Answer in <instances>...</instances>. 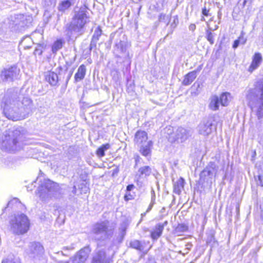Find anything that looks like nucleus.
<instances>
[{
	"instance_id": "16",
	"label": "nucleus",
	"mask_w": 263,
	"mask_h": 263,
	"mask_svg": "<svg viewBox=\"0 0 263 263\" xmlns=\"http://www.w3.org/2000/svg\"><path fill=\"white\" fill-rule=\"evenodd\" d=\"M10 208L14 211L25 210V207L24 204L17 198H14L9 201L6 207L3 209V213H5L7 209Z\"/></svg>"
},
{
	"instance_id": "38",
	"label": "nucleus",
	"mask_w": 263,
	"mask_h": 263,
	"mask_svg": "<svg viewBox=\"0 0 263 263\" xmlns=\"http://www.w3.org/2000/svg\"><path fill=\"white\" fill-rule=\"evenodd\" d=\"M102 34V30L100 26L98 27L95 30L92 39L99 41Z\"/></svg>"
},
{
	"instance_id": "35",
	"label": "nucleus",
	"mask_w": 263,
	"mask_h": 263,
	"mask_svg": "<svg viewBox=\"0 0 263 263\" xmlns=\"http://www.w3.org/2000/svg\"><path fill=\"white\" fill-rule=\"evenodd\" d=\"M188 230V227L187 225L184 223L179 224L175 229V234L177 235H180L181 233L187 231Z\"/></svg>"
},
{
	"instance_id": "34",
	"label": "nucleus",
	"mask_w": 263,
	"mask_h": 263,
	"mask_svg": "<svg viewBox=\"0 0 263 263\" xmlns=\"http://www.w3.org/2000/svg\"><path fill=\"white\" fill-rule=\"evenodd\" d=\"M32 43L31 39L28 37H24L19 43V47L23 48L24 49H29L31 46L27 45V43Z\"/></svg>"
},
{
	"instance_id": "52",
	"label": "nucleus",
	"mask_w": 263,
	"mask_h": 263,
	"mask_svg": "<svg viewBox=\"0 0 263 263\" xmlns=\"http://www.w3.org/2000/svg\"><path fill=\"white\" fill-rule=\"evenodd\" d=\"M152 201H151V203H153L154 204L155 203V192L154 190H152Z\"/></svg>"
},
{
	"instance_id": "48",
	"label": "nucleus",
	"mask_w": 263,
	"mask_h": 263,
	"mask_svg": "<svg viewBox=\"0 0 263 263\" xmlns=\"http://www.w3.org/2000/svg\"><path fill=\"white\" fill-rule=\"evenodd\" d=\"M135 187V185L133 184H129L126 186V191L127 193L130 192L133 189H134Z\"/></svg>"
},
{
	"instance_id": "64",
	"label": "nucleus",
	"mask_w": 263,
	"mask_h": 263,
	"mask_svg": "<svg viewBox=\"0 0 263 263\" xmlns=\"http://www.w3.org/2000/svg\"><path fill=\"white\" fill-rule=\"evenodd\" d=\"M236 209H237V210H238L239 208H238V207H237V208H236Z\"/></svg>"
},
{
	"instance_id": "53",
	"label": "nucleus",
	"mask_w": 263,
	"mask_h": 263,
	"mask_svg": "<svg viewBox=\"0 0 263 263\" xmlns=\"http://www.w3.org/2000/svg\"><path fill=\"white\" fill-rule=\"evenodd\" d=\"M153 205H154V203H151L149 205L146 211V213H147V212H149L152 209L153 206Z\"/></svg>"
},
{
	"instance_id": "31",
	"label": "nucleus",
	"mask_w": 263,
	"mask_h": 263,
	"mask_svg": "<svg viewBox=\"0 0 263 263\" xmlns=\"http://www.w3.org/2000/svg\"><path fill=\"white\" fill-rule=\"evenodd\" d=\"M220 104L223 106H227L231 100V94L229 92H223L219 98Z\"/></svg>"
},
{
	"instance_id": "19",
	"label": "nucleus",
	"mask_w": 263,
	"mask_h": 263,
	"mask_svg": "<svg viewBox=\"0 0 263 263\" xmlns=\"http://www.w3.org/2000/svg\"><path fill=\"white\" fill-rule=\"evenodd\" d=\"M147 134L145 131L138 130L135 135L134 142L138 146L147 142Z\"/></svg>"
},
{
	"instance_id": "54",
	"label": "nucleus",
	"mask_w": 263,
	"mask_h": 263,
	"mask_svg": "<svg viewBox=\"0 0 263 263\" xmlns=\"http://www.w3.org/2000/svg\"><path fill=\"white\" fill-rule=\"evenodd\" d=\"M260 210H261V213H260V217L261 219L263 220V206H260Z\"/></svg>"
},
{
	"instance_id": "24",
	"label": "nucleus",
	"mask_w": 263,
	"mask_h": 263,
	"mask_svg": "<svg viewBox=\"0 0 263 263\" xmlns=\"http://www.w3.org/2000/svg\"><path fill=\"white\" fill-rule=\"evenodd\" d=\"M86 66L82 64L79 66L77 72L74 75V81L76 82L82 80L86 74Z\"/></svg>"
},
{
	"instance_id": "27",
	"label": "nucleus",
	"mask_w": 263,
	"mask_h": 263,
	"mask_svg": "<svg viewBox=\"0 0 263 263\" xmlns=\"http://www.w3.org/2000/svg\"><path fill=\"white\" fill-rule=\"evenodd\" d=\"M163 232L162 226H155L153 230L151 232V237L154 240H157L162 235Z\"/></svg>"
},
{
	"instance_id": "3",
	"label": "nucleus",
	"mask_w": 263,
	"mask_h": 263,
	"mask_svg": "<svg viewBox=\"0 0 263 263\" xmlns=\"http://www.w3.org/2000/svg\"><path fill=\"white\" fill-rule=\"evenodd\" d=\"M87 13L85 8H80L75 14L71 21L65 27V32L67 36H77L84 33V27L88 20Z\"/></svg>"
},
{
	"instance_id": "4",
	"label": "nucleus",
	"mask_w": 263,
	"mask_h": 263,
	"mask_svg": "<svg viewBox=\"0 0 263 263\" xmlns=\"http://www.w3.org/2000/svg\"><path fill=\"white\" fill-rule=\"evenodd\" d=\"M249 105L256 111L258 118L263 117V79L258 81L254 90L248 96Z\"/></svg>"
},
{
	"instance_id": "12",
	"label": "nucleus",
	"mask_w": 263,
	"mask_h": 263,
	"mask_svg": "<svg viewBox=\"0 0 263 263\" xmlns=\"http://www.w3.org/2000/svg\"><path fill=\"white\" fill-rule=\"evenodd\" d=\"M127 47L128 43L126 41L121 40L117 41L114 46V53L118 58L128 55Z\"/></svg>"
},
{
	"instance_id": "26",
	"label": "nucleus",
	"mask_w": 263,
	"mask_h": 263,
	"mask_svg": "<svg viewBox=\"0 0 263 263\" xmlns=\"http://www.w3.org/2000/svg\"><path fill=\"white\" fill-rule=\"evenodd\" d=\"M196 77L197 72L196 70L190 72L185 76L182 84L185 86L190 85L195 79Z\"/></svg>"
},
{
	"instance_id": "63",
	"label": "nucleus",
	"mask_w": 263,
	"mask_h": 263,
	"mask_svg": "<svg viewBox=\"0 0 263 263\" xmlns=\"http://www.w3.org/2000/svg\"><path fill=\"white\" fill-rule=\"evenodd\" d=\"M167 36H168V34H167V35L165 36L164 39H166Z\"/></svg>"
},
{
	"instance_id": "10",
	"label": "nucleus",
	"mask_w": 263,
	"mask_h": 263,
	"mask_svg": "<svg viewBox=\"0 0 263 263\" xmlns=\"http://www.w3.org/2000/svg\"><path fill=\"white\" fill-rule=\"evenodd\" d=\"M192 133V130L190 129L180 127L178 128L175 135L169 136L168 140L171 143L175 141L182 143L191 136Z\"/></svg>"
},
{
	"instance_id": "33",
	"label": "nucleus",
	"mask_w": 263,
	"mask_h": 263,
	"mask_svg": "<svg viewBox=\"0 0 263 263\" xmlns=\"http://www.w3.org/2000/svg\"><path fill=\"white\" fill-rule=\"evenodd\" d=\"M63 43L64 42L61 39H59L55 41L51 47L52 53L56 54L57 52L62 48Z\"/></svg>"
},
{
	"instance_id": "50",
	"label": "nucleus",
	"mask_w": 263,
	"mask_h": 263,
	"mask_svg": "<svg viewBox=\"0 0 263 263\" xmlns=\"http://www.w3.org/2000/svg\"><path fill=\"white\" fill-rule=\"evenodd\" d=\"M196 25L194 24H191L189 27V30L192 31H194L196 29Z\"/></svg>"
},
{
	"instance_id": "32",
	"label": "nucleus",
	"mask_w": 263,
	"mask_h": 263,
	"mask_svg": "<svg viewBox=\"0 0 263 263\" xmlns=\"http://www.w3.org/2000/svg\"><path fill=\"white\" fill-rule=\"evenodd\" d=\"M110 147V145L109 143L103 144L97 150V155L100 158L104 157L105 156V152L109 149Z\"/></svg>"
},
{
	"instance_id": "39",
	"label": "nucleus",
	"mask_w": 263,
	"mask_h": 263,
	"mask_svg": "<svg viewBox=\"0 0 263 263\" xmlns=\"http://www.w3.org/2000/svg\"><path fill=\"white\" fill-rule=\"evenodd\" d=\"M2 263H20L13 256H8L2 260Z\"/></svg>"
},
{
	"instance_id": "14",
	"label": "nucleus",
	"mask_w": 263,
	"mask_h": 263,
	"mask_svg": "<svg viewBox=\"0 0 263 263\" xmlns=\"http://www.w3.org/2000/svg\"><path fill=\"white\" fill-rule=\"evenodd\" d=\"M17 22L15 24L17 29L22 31L25 27H28L32 22V17L30 15L20 14L17 17Z\"/></svg>"
},
{
	"instance_id": "58",
	"label": "nucleus",
	"mask_w": 263,
	"mask_h": 263,
	"mask_svg": "<svg viewBox=\"0 0 263 263\" xmlns=\"http://www.w3.org/2000/svg\"><path fill=\"white\" fill-rule=\"evenodd\" d=\"M177 24L175 22V20H174V23L172 24L171 26L173 27V28H175Z\"/></svg>"
},
{
	"instance_id": "22",
	"label": "nucleus",
	"mask_w": 263,
	"mask_h": 263,
	"mask_svg": "<svg viewBox=\"0 0 263 263\" xmlns=\"http://www.w3.org/2000/svg\"><path fill=\"white\" fill-rule=\"evenodd\" d=\"M220 102L219 97L217 96L214 95L210 98V103L208 107L209 109L213 111H216L219 109Z\"/></svg>"
},
{
	"instance_id": "43",
	"label": "nucleus",
	"mask_w": 263,
	"mask_h": 263,
	"mask_svg": "<svg viewBox=\"0 0 263 263\" xmlns=\"http://www.w3.org/2000/svg\"><path fill=\"white\" fill-rule=\"evenodd\" d=\"M98 40L91 39V41L89 46V49L91 50L93 49H96L97 46V44L98 43Z\"/></svg>"
},
{
	"instance_id": "40",
	"label": "nucleus",
	"mask_w": 263,
	"mask_h": 263,
	"mask_svg": "<svg viewBox=\"0 0 263 263\" xmlns=\"http://www.w3.org/2000/svg\"><path fill=\"white\" fill-rule=\"evenodd\" d=\"M254 177L256 184L258 185L263 186V174H259L257 176H255Z\"/></svg>"
},
{
	"instance_id": "57",
	"label": "nucleus",
	"mask_w": 263,
	"mask_h": 263,
	"mask_svg": "<svg viewBox=\"0 0 263 263\" xmlns=\"http://www.w3.org/2000/svg\"><path fill=\"white\" fill-rule=\"evenodd\" d=\"M251 1L252 0H244V1L243 2V6H244L245 5H246L248 2H249V3L250 4V3L251 2Z\"/></svg>"
},
{
	"instance_id": "28",
	"label": "nucleus",
	"mask_w": 263,
	"mask_h": 263,
	"mask_svg": "<svg viewBox=\"0 0 263 263\" xmlns=\"http://www.w3.org/2000/svg\"><path fill=\"white\" fill-rule=\"evenodd\" d=\"M105 256V252L104 251H99L93 257L92 263H107Z\"/></svg>"
},
{
	"instance_id": "21",
	"label": "nucleus",
	"mask_w": 263,
	"mask_h": 263,
	"mask_svg": "<svg viewBox=\"0 0 263 263\" xmlns=\"http://www.w3.org/2000/svg\"><path fill=\"white\" fill-rule=\"evenodd\" d=\"M76 0H60L59 2L57 9L60 12L65 13L72 5H74Z\"/></svg>"
},
{
	"instance_id": "55",
	"label": "nucleus",
	"mask_w": 263,
	"mask_h": 263,
	"mask_svg": "<svg viewBox=\"0 0 263 263\" xmlns=\"http://www.w3.org/2000/svg\"><path fill=\"white\" fill-rule=\"evenodd\" d=\"M72 192L73 194H77V189L76 185H74L73 187V189L72 190Z\"/></svg>"
},
{
	"instance_id": "42",
	"label": "nucleus",
	"mask_w": 263,
	"mask_h": 263,
	"mask_svg": "<svg viewBox=\"0 0 263 263\" xmlns=\"http://www.w3.org/2000/svg\"><path fill=\"white\" fill-rule=\"evenodd\" d=\"M43 52V46L41 45H38L35 49L33 54L36 55H41Z\"/></svg>"
},
{
	"instance_id": "1",
	"label": "nucleus",
	"mask_w": 263,
	"mask_h": 263,
	"mask_svg": "<svg viewBox=\"0 0 263 263\" xmlns=\"http://www.w3.org/2000/svg\"><path fill=\"white\" fill-rule=\"evenodd\" d=\"M1 108L7 119L16 121L28 117L33 109V102L29 97H24L18 88H12L3 98Z\"/></svg>"
},
{
	"instance_id": "56",
	"label": "nucleus",
	"mask_w": 263,
	"mask_h": 263,
	"mask_svg": "<svg viewBox=\"0 0 263 263\" xmlns=\"http://www.w3.org/2000/svg\"><path fill=\"white\" fill-rule=\"evenodd\" d=\"M246 42V40L243 39V37H241V42L240 43V44H245Z\"/></svg>"
},
{
	"instance_id": "36",
	"label": "nucleus",
	"mask_w": 263,
	"mask_h": 263,
	"mask_svg": "<svg viewBox=\"0 0 263 263\" xmlns=\"http://www.w3.org/2000/svg\"><path fill=\"white\" fill-rule=\"evenodd\" d=\"M79 189L80 191L81 194H86L89 190L88 185L85 181H83L79 185Z\"/></svg>"
},
{
	"instance_id": "44",
	"label": "nucleus",
	"mask_w": 263,
	"mask_h": 263,
	"mask_svg": "<svg viewBox=\"0 0 263 263\" xmlns=\"http://www.w3.org/2000/svg\"><path fill=\"white\" fill-rule=\"evenodd\" d=\"M185 246L186 248L184 250L183 256H184L185 254H187L189 253V251L191 250L192 247V245L190 243H187Z\"/></svg>"
},
{
	"instance_id": "41",
	"label": "nucleus",
	"mask_w": 263,
	"mask_h": 263,
	"mask_svg": "<svg viewBox=\"0 0 263 263\" xmlns=\"http://www.w3.org/2000/svg\"><path fill=\"white\" fill-rule=\"evenodd\" d=\"M170 17L168 15H166L164 14H160L159 16V20L160 22H168L170 20Z\"/></svg>"
},
{
	"instance_id": "18",
	"label": "nucleus",
	"mask_w": 263,
	"mask_h": 263,
	"mask_svg": "<svg viewBox=\"0 0 263 263\" xmlns=\"http://www.w3.org/2000/svg\"><path fill=\"white\" fill-rule=\"evenodd\" d=\"M89 251L88 248L81 249L74 257L73 263H84L88 256Z\"/></svg>"
},
{
	"instance_id": "62",
	"label": "nucleus",
	"mask_w": 263,
	"mask_h": 263,
	"mask_svg": "<svg viewBox=\"0 0 263 263\" xmlns=\"http://www.w3.org/2000/svg\"><path fill=\"white\" fill-rule=\"evenodd\" d=\"M145 215H146V213H142V214H141V216H142V217H143V216H144Z\"/></svg>"
},
{
	"instance_id": "59",
	"label": "nucleus",
	"mask_w": 263,
	"mask_h": 263,
	"mask_svg": "<svg viewBox=\"0 0 263 263\" xmlns=\"http://www.w3.org/2000/svg\"><path fill=\"white\" fill-rule=\"evenodd\" d=\"M168 130H170V133H168V134H170L172 132V131L173 130V129H172V127H169L168 128Z\"/></svg>"
},
{
	"instance_id": "61",
	"label": "nucleus",
	"mask_w": 263,
	"mask_h": 263,
	"mask_svg": "<svg viewBox=\"0 0 263 263\" xmlns=\"http://www.w3.org/2000/svg\"><path fill=\"white\" fill-rule=\"evenodd\" d=\"M178 253H179V254H182V255H183V253H184V252H182L181 251H180Z\"/></svg>"
},
{
	"instance_id": "46",
	"label": "nucleus",
	"mask_w": 263,
	"mask_h": 263,
	"mask_svg": "<svg viewBox=\"0 0 263 263\" xmlns=\"http://www.w3.org/2000/svg\"><path fill=\"white\" fill-rule=\"evenodd\" d=\"M119 229L122 233V235H123V236L125 234L126 230V226L125 223H122Z\"/></svg>"
},
{
	"instance_id": "49",
	"label": "nucleus",
	"mask_w": 263,
	"mask_h": 263,
	"mask_svg": "<svg viewBox=\"0 0 263 263\" xmlns=\"http://www.w3.org/2000/svg\"><path fill=\"white\" fill-rule=\"evenodd\" d=\"M202 13L204 16L209 15V10L205 7L203 8L202 10Z\"/></svg>"
},
{
	"instance_id": "51",
	"label": "nucleus",
	"mask_w": 263,
	"mask_h": 263,
	"mask_svg": "<svg viewBox=\"0 0 263 263\" xmlns=\"http://www.w3.org/2000/svg\"><path fill=\"white\" fill-rule=\"evenodd\" d=\"M168 222L167 221H165L163 223H158L157 224V226H162L163 230L164 227L167 224Z\"/></svg>"
},
{
	"instance_id": "5",
	"label": "nucleus",
	"mask_w": 263,
	"mask_h": 263,
	"mask_svg": "<svg viewBox=\"0 0 263 263\" xmlns=\"http://www.w3.org/2000/svg\"><path fill=\"white\" fill-rule=\"evenodd\" d=\"M116 224L108 220L97 222L92 228L91 234L96 241H105L113 236Z\"/></svg>"
},
{
	"instance_id": "30",
	"label": "nucleus",
	"mask_w": 263,
	"mask_h": 263,
	"mask_svg": "<svg viewBox=\"0 0 263 263\" xmlns=\"http://www.w3.org/2000/svg\"><path fill=\"white\" fill-rule=\"evenodd\" d=\"M152 173V168L148 166L141 167L138 170L139 176L141 178H146L149 176Z\"/></svg>"
},
{
	"instance_id": "23",
	"label": "nucleus",
	"mask_w": 263,
	"mask_h": 263,
	"mask_svg": "<svg viewBox=\"0 0 263 263\" xmlns=\"http://www.w3.org/2000/svg\"><path fill=\"white\" fill-rule=\"evenodd\" d=\"M144 242H141L138 240H133L130 242V247L140 252L146 253L147 251L145 250Z\"/></svg>"
},
{
	"instance_id": "2",
	"label": "nucleus",
	"mask_w": 263,
	"mask_h": 263,
	"mask_svg": "<svg viewBox=\"0 0 263 263\" xmlns=\"http://www.w3.org/2000/svg\"><path fill=\"white\" fill-rule=\"evenodd\" d=\"M24 139V130L22 127L9 129L4 135L0 147L6 152H15L23 148Z\"/></svg>"
},
{
	"instance_id": "15",
	"label": "nucleus",
	"mask_w": 263,
	"mask_h": 263,
	"mask_svg": "<svg viewBox=\"0 0 263 263\" xmlns=\"http://www.w3.org/2000/svg\"><path fill=\"white\" fill-rule=\"evenodd\" d=\"M262 61L261 53L256 52L252 57V62L248 68V71L251 73L257 69L262 63Z\"/></svg>"
},
{
	"instance_id": "11",
	"label": "nucleus",
	"mask_w": 263,
	"mask_h": 263,
	"mask_svg": "<svg viewBox=\"0 0 263 263\" xmlns=\"http://www.w3.org/2000/svg\"><path fill=\"white\" fill-rule=\"evenodd\" d=\"M213 122V120L211 118L203 120L197 127L199 134L203 136L210 135L214 128Z\"/></svg>"
},
{
	"instance_id": "37",
	"label": "nucleus",
	"mask_w": 263,
	"mask_h": 263,
	"mask_svg": "<svg viewBox=\"0 0 263 263\" xmlns=\"http://www.w3.org/2000/svg\"><path fill=\"white\" fill-rule=\"evenodd\" d=\"M214 36L215 34L212 33L211 30H206V38L211 45H213L214 43Z\"/></svg>"
},
{
	"instance_id": "45",
	"label": "nucleus",
	"mask_w": 263,
	"mask_h": 263,
	"mask_svg": "<svg viewBox=\"0 0 263 263\" xmlns=\"http://www.w3.org/2000/svg\"><path fill=\"white\" fill-rule=\"evenodd\" d=\"M134 199V196L130 194V192L126 193L124 196V199L126 201H128Z\"/></svg>"
},
{
	"instance_id": "47",
	"label": "nucleus",
	"mask_w": 263,
	"mask_h": 263,
	"mask_svg": "<svg viewBox=\"0 0 263 263\" xmlns=\"http://www.w3.org/2000/svg\"><path fill=\"white\" fill-rule=\"evenodd\" d=\"M241 42V36H240L238 39L237 40H236L234 42V43H233V48L235 49L236 48H237L240 44V43Z\"/></svg>"
},
{
	"instance_id": "20",
	"label": "nucleus",
	"mask_w": 263,
	"mask_h": 263,
	"mask_svg": "<svg viewBox=\"0 0 263 263\" xmlns=\"http://www.w3.org/2000/svg\"><path fill=\"white\" fill-rule=\"evenodd\" d=\"M45 79L50 85L55 86L58 85V82L61 81L62 78L59 77L54 72L48 71L45 75Z\"/></svg>"
},
{
	"instance_id": "60",
	"label": "nucleus",
	"mask_w": 263,
	"mask_h": 263,
	"mask_svg": "<svg viewBox=\"0 0 263 263\" xmlns=\"http://www.w3.org/2000/svg\"><path fill=\"white\" fill-rule=\"evenodd\" d=\"M218 26H215V29H212L211 28H210V30L211 31V30H215L217 29H218Z\"/></svg>"
},
{
	"instance_id": "25",
	"label": "nucleus",
	"mask_w": 263,
	"mask_h": 263,
	"mask_svg": "<svg viewBox=\"0 0 263 263\" xmlns=\"http://www.w3.org/2000/svg\"><path fill=\"white\" fill-rule=\"evenodd\" d=\"M153 143L151 141H148L145 144L139 146L140 147V152L144 156H147L151 153V147Z\"/></svg>"
},
{
	"instance_id": "29",
	"label": "nucleus",
	"mask_w": 263,
	"mask_h": 263,
	"mask_svg": "<svg viewBox=\"0 0 263 263\" xmlns=\"http://www.w3.org/2000/svg\"><path fill=\"white\" fill-rule=\"evenodd\" d=\"M184 180L180 177L176 182L174 184V192L178 195H179L182 189L184 187Z\"/></svg>"
},
{
	"instance_id": "9",
	"label": "nucleus",
	"mask_w": 263,
	"mask_h": 263,
	"mask_svg": "<svg viewBox=\"0 0 263 263\" xmlns=\"http://www.w3.org/2000/svg\"><path fill=\"white\" fill-rule=\"evenodd\" d=\"M20 76V69L15 65L4 69L1 73L2 80L6 82H12L19 79Z\"/></svg>"
},
{
	"instance_id": "6",
	"label": "nucleus",
	"mask_w": 263,
	"mask_h": 263,
	"mask_svg": "<svg viewBox=\"0 0 263 263\" xmlns=\"http://www.w3.org/2000/svg\"><path fill=\"white\" fill-rule=\"evenodd\" d=\"M39 196L40 199L47 202L52 198H59L63 194L62 190L58 184L49 179H44L38 187Z\"/></svg>"
},
{
	"instance_id": "13",
	"label": "nucleus",
	"mask_w": 263,
	"mask_h": 263,
	"mask_svg": "<svg viewBox=\"0 0 263 263\" xmlns=\"http://www.w3.org/2000/svg\"><path fill=\"white\" fill-rule=\"evenodd\" d=\"M44 252V248L40 243L32 242L30 243L29 255L31 258H39Z\"/></svg>"
},
{
	"instance_id": "17",
	"label": "nucleus",
	"mask_w": 263,
	"mask_h": 263,
	"mask_svg": "<svg viewBox=\"0 0 263 263\" xmlns=\"http://www.w3.org/2000/svg\"><path fill=\"white\" fill-rule=\"evenodd\" d=\"M58 69H59V75L60 77L62 78L61 81L64 82L66 85H67L73 74L74 68L68 70V68L66 67L65 70H63V68L61 66H59Z\"/></svg>"
},
{
	"instance_id": "7",
	"label": "nucleus",
	"mask_w": 263,
	"mask_h": 263,
	"mask_svg": "<svg viewBox=\"0 0 263 263\" xmlns=\"http://www.w3.org/2000/svg\"><path fill=\"white\" fill-rule=\"evenodd\" d=\"M9 223L10 231L16 235L25 234L30 228L29 219L23 213L14 214L10 219Z\"/></svg>"
},
{
	"instance_id": "8",
	"label": "nucleus",
	"mask_w": 263,
	"mask_h": 263,
	"mask_svg": "<svg viewBox=\"0 0 263 263\" xmlns=\"http://www.w3.org/2000/svg\"><path fill=\"white\" fill-rule=\"evenodd\" d=\"M219 169L218 166L213 162H210L200 174V181L202 183H206L211 186Z\"/></svg>"
}]
</instances>
